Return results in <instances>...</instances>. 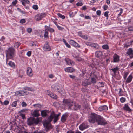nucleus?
Wrapping results in <instances>:
<instances>
[{"instance_id":"obj_52","label":"nucleus","mask_w":133,"mask_h":133,"mask_svg":"<svg viewBox=\"0 0 133 133\" xmlns=\"http://www.w3.org/2000/svg\"><path fill=\"white\" fill-rule=\"evenodd\" d=\"M9 103V102L8 100H5L4 102V104L5 105H7Z\"/></svg>"},{"instance_id":"obj_14","label":"nucleus","mask_w":133,"mask_h":133,"mask_svg":"<svg viewBox=\"0 0 133 133\" xmlns=\"http://www.w3.org/2000/svg\"><path fill=\"white\" fill-rule=\"evenodd\" d=\"M70 44L76 47H79L78 44L76 42L72 40H70L69 41Z\"/></svg>"},{"instance_id":"obj_37","label":"nucleus","mask_w":133,"mask_h":133,"mask_svg":"<svg viewBox=\"0 0 133 133\" xmlns=\"http://www.w3.org/2000/svg\"><path fill=\"white\" fill-rule=\"evenodd\" d=\"M57 15L59 17L62 19H64L65 18V17L64 15H62L60 13H58Z\"/></svg>"},{"instance_id":"obj_17","label":"nucleus","mask_w":133,"mask_h":133,"mask_svg":"<svg viewBox=\"0 0 133 133\" xmlns=\"http://www.w3.org/2000/svg\"><path fill=\"white\" fill-rule=\"evenodd\" d=\"M43 49L44 50L48 51H50L51 50V48L48 44V42H47L44 45Z\"/></svg>"},{"instance_id":"obj_19","label":"nucleus","mask_w":133,"mask_h":133,"mask_svg":"<svg viewBox=\"0 0 133 133\" xmlns=\"http://www.w3.org/2000/svg\"><path fill=\"white\" fill-rule=\"evenodd\" d=\"M65 70L67 72H72L75 71V69L72 67H69L65 69Z\"/></svg>"},{"instance_id":"obj_11","label":"nucleus","mask_w":133,"mask_h":133,"mask_svg":"<svg viewBox=\"0 0 133 133\" xmlns=\"http://www.w3.org/2000/svg\"><path fill=\"white\" fill-rule=\"evenodd\" d=\"M68 117V115L67 113H65L64 114L62 115L61 117V121L63 122H64L66 120Z\"/></svg>"},{"instance_id":"obj_4","label":"nucleus","mask_w":133,"mask_h":133,"mask_svg":"<svg viewBox=\"0 0 133 133\" xmlns=\"http://www.w3.org/2000/svg\"><path fill=\"white\" fill-rule=\"evenodd\" d=\"M98 116V115L95 114H91L89 115L88 121L92 123L96 122Z\"/></svg>"},{"instance_id":"obj_27","label":"nucleus","mask_w":133,"mask_h":133,"mask_svg":"<svg viewBox=\"0 0 133 133\" xmlns=\"http://www.w3.org/2000/svg\"><path fill=\"white\" fill-rule=\"evenodd\" d=\"M41 115L43 117L46 116L47 115V113L45 110L42 111L41 112Z\"/></svg>"},{"instance_id":"obj_9","label":"nucleus","mask_w":133,"mask_h":133,"mask_svg":"<svg viewBox=\"0 0 133 133\" xmlns=\"http://www.w3.org/2000/svg\"><path fill=\"white\" fill-rule=\"evenodd\" d=\"M119 56L116 54H115L113 56V61L114 62H118L120 61Z\"/></svg>"},{"instance_id":"obj_45","label":"nucleus","mask_w":133,"mask_h":133,"mask_svg":"<svg viewBox=\"0 0 133 133\" xmlns=\"http://www.w3.org/2000/svg\"><path fill=\"white\" fill-rule=\"evenodd\" d=\"M20 116L22 117V118L24 119L25 118V114H23L22 113H20Z\"/></svg>"},{"instance_id":"obj_7","label":"nucleus","mask_w":133,"mask_h":133,"mask_svg":"<svg viewBox=\"0 0 133 133\" xmlns=\"http://www.w3.org/2000/svg\"><path fill=\"white\" fill-rule=\"evenodd\" d=\"M55 115V114H53L51 115L48 118V120L49 121V122H51L52 121V119L54 118V123L56 122L58 119V118L56 117Z\"/></svg>"},{"instance_id":"obj_60","label":"nucleus","mask_w":133,"mask_h":133,"mask_svg":"<svg viewBox=\"0 0 133 133\" xmlns=\"http://www.w3.org/2000/svg\"><path fill=\"white\" fill-rule=\"evenodd\" d=\"M31 51H28L27 53V55L28 56H30L31 54Z\"/></svg>"},{"instance_id":"obj_58","label":"nucleus","mask_w":133,"mask_h":133,"mask_svg":"<svg viewBox=\"0 0 133 133\" xmlns=\"http://www.w3.org/2000/svg\"><path fill=\"white\" fill-rule=\"evenodd\" d=\"M97 15L98 16H100L101 14V11L100 10H98L96 12Z\"/></svg>"},{"instance_id":"obj_1","label":"nucleus","mask_w":133,"mask_h":133,"mask_svg":"<svg viewBox=\"0 0 133 133\" xmlns=\"http://www.w3.org/2000/svg\"><path fill=\"white\" fill-rule=\"evenodd\" d=\"M63 104L68 107V109L77 110L80 108V106L74 102L70 99H64L63 101Z\"/></svg>"},{"instance_id":"obj_26","label":"nucleus","mask_w":133,"mask_h":133,"mask_svg":"<svg viewBox=\"0 0 133 133\" xmlns=\"http://www.w3.org/2000/svg\"><path fill=\"white\" fill-rule=\"evenodd\" d=\"M119 68L116 66L115 68L111 69V70L113 72L114 74L115 75H116V74L117 71L119 70Z\"/></svg>"},{"instance_id":"obj_25","label":"nucleus","mask_w":133,"mask_h":133,"mask_svg":"<svg viewBox=\"0 0 133 133\" xmlns=\"http://www.w3.org/2000/svg\"><path fill=\"white\" fill-rule=\"evenodd\" d=\"M20 1L22 2V4L24 6L26 5L25 3L29 4L30 2L28 0H20Z\"/></svg>"},{"instance_id":"obj_51","label":"nucleus","mask_w":133,"mask_h":133,"mask_svg":"<svg viewBox=\"0 0 133 133\" xmlns=\"http://www.w3.org/2000/svg\"><path fill=\"white\" fill-rule=\"evenodd\" d=\"M21 104L22 107H25L27 106V104L26 103L24 102H23Z\"/></svg>"},{"instance_id":"obj_46","label":"nucleus","mask_w":133,"mask_h":133,"mask_svg":"<svg viewBox=\"0 0 133 133\" xmlns=\"http://www.w3.org/2000/svg\"><path fill=\"white\" fill-rule=\"evenodd\" d=\"M36 42H32L30 43V45L31 46H35L36 45Z\"/></svg>"},{"instance_id":"obj_5","label":"nucleus","mask_w":133,"mask_h":133,"mask_svg":"<svg viewBox=\"0 0 133 133\" xmlns=\"http://www.w3.org/2000/svg\"><path fill=\"white\" fill-rule=\"evenodd\" d=\"M46 16V14L45 13H39L36 15L35 16V18L36 21H39L45 17Z\"/></svg>"},{"instance_id":"obj_13","label":"nucleus","mask_w":133,"mask_h":133,"mask_svg":"<svg viewBox=\"0 0 133 133\" xmlns=\"http://www.w3.org/2000/svg\"><path fill=\"white\" fill-rule=\"evenodd\" d=\"M32 70L31 68L30 67H28L27 69V75L31 77L33 75L32 73Z\"/></svg>"},{"instance_id":"obj_22","label":"nucleus","mask_w":133,"mask_h":133,"mask_svg":"<svg viewBox=\"0 0 133 133\" xmlns=\"http://www.w3.org/2000/svg\"><path fill=\"white\" fill-rule=\"evenodd\" d=\"M88 127V126L84 124H82L79 127L80 129L82 130H83L86 128Z\"/></svg>"},{"instance_id":"obj_47","label":"nucleus","mask_w":133,"mask_h":133,"mask_svg":"<svg viewBox=\"0 0 133 133\" xmlns=\"http://www.w3.org/2000/svg\"><path fill=\"white\" fill-rule=\"evenodd\" d=\"M32 7L33 9L35 10H37L38 9V6L37 5H34Z\"/></svg>"},{"instance_id":"obj_30","label":"nucleus","mask_w":133,"mask_h":133,"mask_svg":"<svg viewBox=\"0 0 133 133\" xmlns=\"http://www.w3.org/2000/svg\"><path fill=\"white\" fill-rule=\"evenodd\" d=\"M23 89L25 90H27L29 91H34V89H31V88L29 87H24Z\"/></svg>"},{"instance_id":"obj_24","label":"nucleus","mask_w":133,"mask_h":133,"mask_svg":"<svg viewBox=\"0 0 133 133\" xmlns=\"http://www.w3.org/2000/svg\"><path fill=\"white\" fill-rule=\"evenodd\" d=\"M126 111H128L129 112H130L131 111V109L130 108L128 105L126 104L124 105V106L123 108Z\"/></svg>"},{"instance_id":"obj_12","label":"nucleus","mask_w":133,"mask_h":133,"mask_svg":"<svg viewBox=\"0 0 133 133\" xmlns=\"http://www.w3.org/2000/svg\"><path fill=\"white\" fill-rule=\"evenodd\" d=\"M65 60L67 64L69 65L72 66L74 65L75 64V63L74 62L71 61L69 59L66 58L65 59Z\"/></svg>"},{"instance_id":"obj_53","label":"nucleus","mask_w":133,"mask_h":133,"mask_svg":"<svg viewBox=\"0 0 133 133\" xmlns=\"http://www.w3.org/2000/svg\"><path fill=\"white\" fill-rule=\"evenodd\" d=\"M98 84L99 85V87H103V85H104V83L103 82H99L98 83Z\"/></svg>"},{"instance_id":"obj_32","label":"nucleus","mask_w":133,"mask_h":133,"mask_svg":"<svg viewBox=\"0 0 133 133\" xmlns=\"http://www.w3.org/2000/svg\"><path fill=\"white\" fill-rule=\"evenodd\" d=\"M58 86V85L54 84L51 86V88L53 89L54 91H56L57 88Z\"/></svg>"},{"instance_id":"obj_55","label":"nucleus","mask_w":133,"mask_h":133,"mask_svg":"<svg viewBox=\"0 0 133 133\" xmlns=\"http://www.w3.org/2000/svg\"><path fill=\"white\" fill-rule=\"evenodd\" d=\"M17 0H15L12 2V4L13 5H14L17 4Z\"/></svg>"},{"instance_id":"obj_38","label":"nucleus","mask_w":133,"mask_h":133,"mask_svg":"<svg viewBox=\"0 0 133 133\" xmlns=\"http://www.w3.org/2000/svg\"><path fill=\"white\" fill-rule=\"evenodd\" d=\"M17 105V101H14L12 103L11 105L13 107H16Z\"/></svg>"},{"instance_id":"obj_31","label":"nucleus","mask_w":133,"mask_h":133,"mask_svg":"<svg viewBox=\"0 0 133 133\" xmlns=\"http://www.w3.org/2000/svg\"><path fill=\"white\" fill-rule=\"evenodd\" d=\"M8 65L11 67H14L15 64L12 61H10L8 63Z\"/></svg>"},{"instance_id":"obj_29","label":"nucleus","mask_w":133,"mask_h":133,"mask_svg":"<svg viewBox=\"0 0 133 133\" xmlns=\"http://www.w3.org/2000/svg\"><path fill=\"white\" fill-rule=\"evenodd\" d=\"M48 32L47 30H46L44 32V37L46 38H47L48 37Z\"/></svg>"},{"instance_id":"obj_43","label":"nucleus","mask_w":133,"mask_h":133,"mask_svg":"<svg viewBox=\"0 0 133 133\" xmlns=\"http://www.w3.org/2000/svg\"><path fill=\"white\" fill-rule=\"evenodd\" d=\"M128 72H126L124 73V79L125 80L126 79V78L128 74Z\"/></svg>"},{"instance_id":"obj_6","label":"nucleus","mask_w":133,"mask_h":133,"mask_svg":"<svg viewBox=\"0 0 133 133\" xmlns=\"http://www.w3.org/2000/svg\"><path fill=\"white\" fill-rule=\"evenodd\" d=\"M38 122L34 118H29L27 120L28 124L29 125H31L34 123H37Z\"/></svg>"},{"instance_id":"obj_39","label":"nucleus","mask_w":133,"mask_h":133,"mask_svg":"<svg viewBox=\"0 0 133 133\" xmlns=\"http://www.w3.org/2000/svg\"><path fill=\"white\" fill-rule=\"evenodd\" d=\"M91 82L93 83H96V80L94 78H92L91 79Z\"/></svg>"},{"instance_id":"obj_16","label":"nucleus","mask_w":133,"mask_h":133,"mask_svg":"<svg viewBox=\"0 0 133 133\" xmlns=\"http://www.w3.org/2000/svg\"><path fill=\"white\" fill-rule=\"evenodd\" d=\"M99 111H105L108 110V107L106 105H104L100 107L98 109Z\"/></svg>"},{"instance_id":"obj_15","label":"nucleus","mask_w":133,"mask_h":133,"mask_svg":"<svg viewBox=\"0 0 133 133\" xmlns=\"http://www.w3.org/2000/svg\"><path fill=\"white\" fill-rule=\"evenodd\" d=\"M32 115L33 116L36 117H38L40 115V114L38 110H35L32 113Z\"/></svg>"},{"instance_id":"obj_54","label":"nucleus","mask_w":133,"mask_h":133,"mask_svg":"<svg viewBox=\"0 0 133 133\" xmlns=\"http://www.w3.org/2000/svg\"><path fill=\"white\" fill-rule=\"evenodd\" d=\"M32 31V29L30 28H29L27 29V31L28 32L30 33Z\"/></svg>"},{"instance_id":"obj_49","label":"nucleus","mask_w":133,"mask_h":133,"mask_svg":"<svg viewBox=\"0 0 133 133\" xmlns=\"http://www.w3.org/2000/svg\"><path fill=\"white\" fill-rule=\"evenodd\" d=\"M60 88H59V87L58 86L57 88L56 91L58 92L59 93H61V92H62L61 91H60Z\"/></svg>"},{"instance_id":"obj_64","label":"nucleus","mask_w":133,"mask_h":133,"mask_svg":"<svg viewBox=\"0 0 133 133\" xmlns=\"http://www.w3.org/2000/svg\"><path fill=\"white\" fill-rule=\"evenodd\" d=\"M78 34L81 37H82V36L83 35H82V33L81 32H78Z\"/></svg>"},{"instance_id":"obj_21","label":"nucleus","mask_w":133,"mask_h":133,"mask_svg":"<svg viewBox=\"0 0 133 133\" xmlns=\"http://www.w3.org/2000/svg\"><path fill=\"white\" fill-rule=\"evenodd\" d=\"M126 54L129 55H133V50L131 48H129Z\"/></svg>"},{"instance_id":"obj_35","label":"nucleus","mask_w":133,"mask_h":133,"mask_svg":"<svg viewBox=\"0 0 133 133\" xmlns=\"http://www.w3.org/2000/svg\"><path fill=\"white\" fill-rule=\"evenodd\" d=\"M76 5L78 6H81L83 5V4L82 1H79L76 4Z\"/></svg>"},{"instance_id":"obj_42","label":"nucleus","mask_w":133,"mask_h":133,"mask_svg":"<svg viewBox=\"0 0 133 133\" xmlns=\"http://www.w3.org/2000/svg\"><path fill=\"white\" fill-rule=\"evenodd\" d=\"M86 44L87 45H90L92 46V45H94V44H92L90 42H87L86 43Z\"/></svg>"},{"instance_id":"obj_56","label":"nucleus","mask_w":133,"mask_h":133,"mask_svg":"<svg viewBox=\"0 0 133 133\" xmlns=\"http://www.w3.org/2000/svg\"><path fill=\"white\" fill-rule=\"evenodd\" d=\"M56 26H57V28L58 29L60 30H62L63 29V28L60 26H58L57 24H56Z\"/></svg>"},{"instance_id":"obj_23","label":"nucleus","mask_w":133,"mask_h":133,"mask_svg":"<svg viewBox=\"0 0 133 133\" xmlns=\"http://www.w3.org/2000/svg\"><path fill=\"white\" fill-rule=\"evenodd\" d=\"M132 78L133 77L132 75H130L127 79L126 82L127 83L130 82H131Z\"/></svg>"},{"instance_id":"obj_18","label":"nucleus","mask_w":133,"mask_h":133,"mask_svg":"<svg viewBox=\"0 0 133 133\" xmlns=\"http://www.w3.org/2000/svg\"><path fill=\"white\" fill-rule=\"evenodd\" d=\"M90 82L89 79H85L82 82V85L84 86H86L90 84Z\"/></svg>"},{"instance_id":"obj_33","label":"nucleus","mask_w":133,"mask_h":133,"mask_svg":"<svg viewBox=\"0 0 133 133\" xmlns=\"http://www.w3.org/2000/svg\"><path fill=\"white\" fill-rule=\"evenodd\" d=\"M20 43L19 42H16L14 44V47L16 48H17L20 45Z\"/></svg>"},{"instance_id":"obj_40","label":"nucleus","mask_w":133,"mask_h":133,"mask_svg":"<svg viewBox=\"0 0 133 133\" xmlns=\"http://www.w3.org/2000/svg\"><path fill=\"white\" fill-rule=\"evenodd\" d=\"M120 101L121 102L123 103L125 101V98L122 97L120 99Z\"/></svg>"},{"instance_id":"obj_62","label":"nucleus","mask_w":133,"mask_h":133,"mask_svg":"<svg viewBox=\"0 0 133 133\" xmlns=\"http://www.w3.org/2000/svg\"><path fill=\"white\" fill-rule=\"evenodd\" d=\"M72 56L73 57L76 59L78 56L76 55L75 54H72Z\"/></svg>"},{"instance_id":"obj_8","label":"nucleus","mask_w":133,"mask_h":133,"mask_svg":"<svg viewBox=\"0 0 133 133\" xmlns=\"http://www.w3.org/2000/svg\"><path fill=\"white\" fill-rule=\"evenodd\" d=\"M49 121L46 122L43 124L44 127H45L46 130V131L51 129V125L49 124Z\"/></svg>"},{"instance_id":"obj_34","label":"nucleus","mask_w":133,"mask_h":133,"mask_svg":"<svg viewBox=\"0 0 133 133\" xmlns=\"http://www.w3.org/2000/svg\"><path fill=\"white\" fill-rule=\"evenodd\" d=\"M47 30L50 32H53L54 31V30L53 29L50 27H49L48 28Z\"/></svg>"},{"instance_id":"obj_57","label":"nucleus","mask_w":133,"mask_h":133,"mask_svg":"<svg viewBox=\"0 0 133 133\" xmlns=\"http://www.w3.org/2000/svg\"><path fill=\"white\" fill-rule=\"evenodd\" d=\"M82 38L85 40H87L88 39L87 36L86 35H83Z\"/></svg>"},{"instance_id":"obj_48","label":"nucleus","mask_w":133,"mask_h":133,"mask_svg":"<svg viewBox=\"0 0 133 133\" xmlns=\"http://www.w3.org/2000/svg\"><path fill=\"white\" fill-rule=\"evenodd\" d=\"M76 59L77 60L79 61H81L83 60V59L81 58V57H79V56H78L77 58Z\"/></svg>"},{"instance_id":"obj_20","label":"nucleus","mask_w":133,"mask_h":133,"mask_svg":"<svg viewBox=\"0 0 133 133\" xmlns=\"http://www.w3.org/2000/svg\"><path fill=\"white\" fill-rule=\"evenodd\" d=\"M102 53L101 51H98L95 53V56L97 57H99L102 56Z\"/></svg>"},{"instance_id":"obj_63","label":"nucleus","mask_w":133,"mask_h":133,"mask_svg":"<svg viewBox=\"0 0 133 133\" xmlns=\"http://www.w3.org/2000/svg\"><path fill=\"white\" fill-rule=\"evenodd\" d=\"M51 93H51L49 91L47 90V91L46 94H47L48 95L50 96L51 95Z\"/></svg>"},{"instance_id":"obj_2","label":"nucleus","mask_w":133,"mask_h":133,"mask_svg":"<svg viewBox=\"0 0 133 133\" xmlns=\"http://www.w3.org/2000/svg\"><path fill=\"white\" fill-rule=\"evenodd\" d=\"M6 56H9L10 59H12L15 55V50L12 47L9 48L6 51Z\"/></svg>"},{"instance_id":"obj_3","label":"nucleus","mask_w":133,"mask_h":133,"mask_svg":"<svg viewBox=\"0 0 133 133\" xmlns=\"http://www.w3.org/2000/svg\"><path fill=\"white\" fill-rule=\"evenodd\" d=\"M96 122L98 124L101 125H104L107 124V122L106 120L100 115H98L97 117Z\"/></svg>"},{"instance_id":"obj_41","label":"nucleus","mask_w":133,"mask_h":133,"mask_svg":"<svg viewBox=\"0 0 133 133\" xmlns=\"http://www.w3.org/2000/svg\"><path fill=\"white\" fill-rule=\"evenodd\" d=\"M109 13V12L108 11H107L105 12L104 13V16L107 17V19H108V13Z\"/></svg>"},{"instance_id":"obj_10","label":"nucleus","mask_w":133,"mask_h":133,"mask_svg":"<svg viewBox=\"0 0 133 133\" xmlns=\"http://www.w3.org/2000/svg\"><path fill=\"white\" fill-rule=\"evenodd\" d=\"M16 94L18 96H23L27 94V92L25 91H19L17 92Z\"/></svg>"},{"instance_id":"obj_44","label":"nucleus","mask_w":133,"mask_h":133,"mask_svg":"<svg viewBox=\"0 0 133 133\" xmlns=\"http://www.w3.org/2000/svg\"><path fill=\"white\" fill-rule=\"evenodd\" d=\"M25 19H23L21 20L20 21V23L22 24H23L25 23Z\"/></svg>"},{"instance_id":"obj_61","label":"nucleus","mask_w":133,"mask_h":133,"mask_svg":"<svg viewBox=\"0 0 133 133\" xmlns=\"http://www.w3.org/2000/svg\"><path fill=\"white\" fill-rule=\"evenodd\" d=\"M128 29L129 31H133V27H129L128 28Z\"/></svg>"},{"instance_id":"obj_59","label":"nucleus","mask_w":133,"mask_h":133,"mask_svg":"<svg viewBox=\"0 0 133 133\" xmlns=\"http://www.w3.org/2000/svg\"><path fill=\"white\" fill-rule=\"evenodd\" d=\"M34 106L36 107H38L40 108L41 107V105L39 104H35L34 105Z\"/></svg>"},{"instance_id":"obj_28","label":"nucleus","mask_w":133,"mask_h":133,"mask_svg":"<svg viewBox=\"0 0 133 133\" xmlns=\"http://www.w3.org/2000/svg\"><path fill=\"white\" fill-rule=\"evenodd\" d=\"M50 96L54 99H56L57 98V96L55 94L52 93L51 95Z\"/></svg>"},{"instance_id":"obj_36","label":"nucleus","mask_w":133,"mask_h":133,"mask_svg":"<svg viewBox=\"0 0 133 133\" xmlns=\"http://www.w3.org/2000/svg\"><path fill=\"white\" fill-rule=\"evenodd\" d=\"M102 48L103 49L106 50L108 49H109V46L107 45H104L102 46Z\"/></svg>"},{"instance_id":"obj_50","label":"nucleus","mask_w":133,"mask_h":133,"mask_svg":"<svg viewBox=\"0 0 133 133\" xmlns=\"http://www.w3.org/2000/svg\"><path fill=\"white\" fill-rule=\"evenodd\" d=\"M27 111V109H23L22 110H21L19 112V113H22L23 112H26Z\"/></svg>"}]
</instances>
